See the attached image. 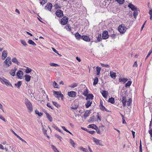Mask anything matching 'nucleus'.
<instances>
[{"mask_svg":"<svg viewBox=\"0 0 152 152\" xmlns=\"http://www.w3.org/2000/svg\"><path fill=\"white\" fill-rule=\"evenodd\" d=\"M66 29L67 30H68V29H69V31L71 30V28L69 26V25L68 24L66 26Z\"/></svg>","mask_w":152,"mask_h":152,"instance_id":"nucleus-63","label":"nucleus"},{"mask_svg":"<svg viewBox=\"0 0 152 152\" xmlns=\"http://www.w3.org/2000/svg\"><path fill=\"white\" fill-rule=\"evenodd\" d=\"M47 106L49 108H51L52 109H53V107H52L50 106V103H48L47 104Z\"/></svg>","mask_w":152,"mask_h":152,"instance_id":"nucleus-59","label":"nucleus"},{"mask_svg":"<svg viewBox=\"0 0 152 152\" xmlns=\"http://www.w3.org/2000/svg\"><path fill=\"white\" fill-rule=\"evenodd\" d=\"M98 81V79L97 77H96L94 79V82L93 83L94 86L97 84Z\"/></svg>","mask_w":152,"mask_h":152,"instance_id":"nucleus-36","label":"nucleus"},{"mask_svg":"<svg viewBox=\"0 0 152 152\" xmlns=\"http://www.w3.org/2000/svg\"><path fill=\"white\" fill-rule=\"evenodd\" d=\"M131 102H132V99H129V101L127 102V106H130Z\"/></svg>","mask_w":152,"mask_h":152,"instance_id":"nucleus-50","label":"nucleus"},{"mask_svg":"<svg viewBox=\"0 0 152 152\" xmlns=\"http://www.w3.org/2000/svg\"><path fill=\"white\" fill-rule=\"evenodd\" d=\"M99 107L100 109L102 111L105 110L106 111H107V110L103 105V102L102 101H100V104L99 105Z\"/></svg>","mask_w":152,"mask_h":152,"instance_id":"nucleus-11","label":"nucleus"},{"mask_svg":"<svg viewBox=\"0 0 152 152\" xmlns=\"http://www.w3.org/2000/svg\"><path fill=\"white\" fill-rule=\"evenodd\" d=\"M79 149L85 152H88V150H87V149L85 148H83V147H80Z\"/></svg>","mask_w":152,"mask_h":152,"instance_id":"nucleus-41","label":"nucleus"},{"mask_svg":"<svg viewBox=\"0 0 152 152\" xmlns=\"http://www.w3.org/2000/svg\"><path fill=\"white\" fill-rule=\"evenodd\" d=\"M126 28L124 25H119L118 27V30L121 33H124L126 30Z\"/></svg>","mask_w":152,"mask_h":152,"instance_id":"nucleus-4","label":"nucleus"},{"mask_svg":"<svg viewBox=\"0 0 152 152\" xmlns=\"http://www.w3.org/2000/svg\"><path fill=\"white\" fill-rule=\"evenodd\" d=\"M17 69V68L15 67L14 69H12L11 70L10 72V74L12 76H15V72Z\"/></svg>","mask_w":152,"mask_h":152,"instance_id":"nucleus-18","label":"nucleus"},{"mask_svg":"<svg viewBox=\"0 0 152 152\" xmlns=\"http://www.w3.org/2000/svg\"><path fill=\"white\" fill-rule=\"evenodd\" d=\"M134 12L133 13V16L135 18H136V17L137 16V15L138 14V11H140L139 10H134Z\"/></svg>","mask_w":152,"mask_h":152,"instance_id":"nucleus-34","label":"nucleus"},{"mask_svg":"<svg viewBox=\"0 0 152 152\" xmlns=\"http://www.w3.org/2000/svg\"><path fill=\"white\" fill-rule=\"evenodd\" d=\"M0 81L3 84H5L7 86H10L11 87H13L12 86L9 81L4 77L1 78L0 77Z\"/></svg>","mask_w":152,"mask_h":152,"instance_id":"nucleus-3","label":"nucleus"},{"mask_svg":"<svg viewBox=\"0 0 152 152\" xmlns=\"http://www.w3.org/2000/svg\"><path fill=\"white\" fill-rule=\"evenodd\" d=\"M128 80L127 78H121L119 79V81L120 82H122L123 83H125Z\"/></svg>","mask_w":152,"mask_h":152,"instance_id":"nucleus-19","label":"nucleus"},{"mask_svg":"<svg viewBox=\"0 0 152 152\" xmlns=\"http://www.w3.org/2000/svg\"><path fill=\"white\" fill-rule=\"evenodd\" d=\"M55 136L58 139H59L61 141V140L62 139V138L61 136H60L57 134H56L55 135Z\"/></svg>","mask_w":152,"mask_h":152,"instance_id":"nucleus-55","label":"nucleus"},{"mask_svg":"<svg viewBox=\"0 0 152 152\" xmlns=\"http://www.w3.org/2000/svg\"><path fill=\"white\" fill-rule=\"evenodd\" d=\"M122 102L123 104V105L124 107L126 106V98L125 96H123L122 97Z\"/></svg>","mask_w":152,"mask_h":152,"instance_id":"nucleus-20","label":"nucleus"},{"mask_svg":"<svg viewBox=\"0 0 152 152\" xmlns=\"http://www.w3.org/2000/svg\"><path fill=\"white\" fill-rule=\"evenodd\" d=\"M11 58L10 57H8L6 59V60H7V61L9 62V63H8V66H10L12 64V62L11 61Z\"/></svg>","mask_w":152,"mask_h":152,"instance_id":"nucleus-29","label":"nucleus"},{"mask_svg":"<svg viewBox=\"0 0 152 152\" xmlns=\"http://www.w3.org/2000/svg\"><path fill=\"white\" fill-rule=\"evenodd\" d=\"M104 126L103 125H102V126L99 127V129H100L103 132L104 131Z\"/></svg>","mask_w":152,"mask_h":152,"instance_id":"nucleus-61","label":"nucleus"},{"mask_svg":"<svg viewBox=\"0 0 152 152\" xmlns=\"http://www.w3.org/2000/svg\"><path fill=\"white\" fill-rule=\"evenodd\" d=\"M55 14L58 17H61L63 16V12L60 10H58L55 12Z\"/></svg>","mask_w":152,"mask_h":152,"instance_id":"nucleus-7","label":"nucleus"},{"mask_svg":"<svg viewBox=\"0 0 152 152\" xmlns=\"http://www.w3.org/2000/svg\"><path fill=\"white\" fill-rule=\"evenodd\" d=\"M51 147L54 152H59L57 150V148L53 145H51Z\"/></svg>","mask_w":152,"mask_h":152,"instance_id":"nucleus-35","label":"nucleus"},{"mask_svg":"<svg viewBox=\"0 0 152 152\" xmlns=\"http://www.w3.org/2000/svg\"><path fill=\"white\" fill-rule=\"evenodd\" d=\"M108 101L112 104H113L115 102L114 99L112 97L109 98L108 99Z\"/></svg>","mask_w":152,"mask_h":152,"instance_id":"nucleus-37","label":"nucleus"},{"mask_svg":"<svg viewBox=\"0 0 152 152\" xmlns=\"http://www.w3.org/2000/svg\"><path fill=\"white\" fill-rule=\"evenodd\" d=\"M12 61L13 63L17 64L18 65H20V62L18 61V60L16 58H13L12 59Z\"/></svg>","mask_w":152,"mask_h":152,"instance_id":"nucleus-22","label":"nucleus"},{"mask_svg":"<svg viewBox=\"0 0 152 152\" xmlns=\"http://www.w3.org/2000/svg\"><path fill=\"white\" fill-rule=\"evenodd\" d=\"M21 43L24 46H27V44L26 42L23 40H20Z\"/></svg>","mask_w":152,"mask_h":152,"instance_id":"nucleus-43","label":"nucleus"},{"mask_svg":"<svg viewBox=\"0 0 152 152\" xmlns=\"http://www.w3.org/2000/svg\"><path fill=\"white\" fill-rule=\"evenodd\" d=\"M53 95L56 97L58 99H59L60 97H61V100H63V95L61 94V92L60 91H53Z\"/></svg>","mask_w":152,"mask_h":152,"instance_id":"nucleus-2","label":"nucleus"},{"mask_svg":"<svg viewBox=\"0 0 152 152\" xmlns=\"http://www.w3.org/2000/svg\"><path fill=\"white\" fill-rule=\"evenodd\" d=\"M25 104L26 105L28 109L29 112H31L33 111L32 106L31 102L28 100L26 99H25Z\"/></svg>","mask_w":152,"mask_h":152,"instance_id":"nucleus-1","label":"nucleus"},{"mask_svg":"<svg viewBox=\"0 0 152 152\" xmlns=\"http://www.w3.org/2000/svg\"><path fill=\"white\" fill-rule=\"evenodd\" d=\"M140 147H139L140 152H142V145H141V140H140Z\"/></svg>","mask_w":152,"mask_h":152,"instance_id":"nucleus-56","label":"nucleus"},{"mask_svg":"<svg viewBox=\"0 0 152 152\" xmlns=\"http://www.w3.org/2000/svg\"><path fill=\"white\" fill-rule=\"evenodd\" d=\"M23 74V72L20 70H19L17 73V76L19 78L21 79Z\"/></svg>","mask_w":152,"mask_h":152,"instance_id":"nucleus-13","label":"nucleus"},{"mask_svg":"<svg viewBox=\"0 0 152 152\" xmlns=\"http://www.w3.org/2000/svg\"><path fill=\"white\" fill-rule=\"evenodd\" d=\"M81 38L86 42H89L91 40L89 37L87 36H83L81 37Z\"/></svg>","mask_w":152,"mask_h":152,"instance_id":"nucleus-15","label":"nucleus"},{"mask_svg":"<svg viewBox=\"0 0 152 152\" xmlns=\"http://www.w3.org/2000/svg\"><path fill=\"white\" fill-rule=\"evenodd\" d=\"M128 7L132 11L139 10V9L131 3L129 4Z\"/></svg>","mask_w":152,"mask_h":152,"instance_id":"nucleus-9","label":"nucleus"},{"mask_svg":"<svg viewBox=\"0 0 152 152\" xmlns=\"http://www.w3.org/2000/svg\"><path fill=\"white\" fill-rule=\"evenodd\" d=\"M101 68L98 66L96 67V75H98L100 73Z\"/></svg>","mask_w":152,"mask_h":152,"instance_id":"nucleus-31","label":"nucleus"},{"mask_svg":"<svg viewBox=\"0 0 152 152\" xmlns=\"http://www.w3.org/2000/svg\"><path fill=\"white\" fill-rule=\"evenodd\" d=\"M22 84V82L20 81H19L18 82L15 84V86L17 87L18 88H20Z\"/></svg>","mask_w":152,"mask_h":152,"instance_id":"nucleus-27","label":"nucleus"},{"mask_svg":"<svg viewBox=\"0 0 152 152\" xmlns=\"http://www.w3.org/2000/svg\"><path fill=\"white\" fill-rule=\"evenodd\" d=\"M110 76L113 79L115 78L116 77V73L113 72L112 71L110 72Z\"/></svg>","mask_w":152,"mask_h":152,"instance_id":"nucleus-26","label":"nucleus"},{"mask_svg":"<svg viewBox=\"0 0 152 152\" xmlns=\"http://www.w3.org/2000/svg\"><path fill=\"white\" fill-rule=\"evenodd\" d=\"M86 99L88 100V99H92L94 97L93 94H89L86 96Z\"/></svg>","mask_w":152,"mask_h":152,"instance_id":"nucleus-21","label":"nucleus"},{"mask_svg":"<svg viewBox=\"0 0 152 152\" xmlns=\"http://www.w3.org/2000/svg\"><path fill=\"white\" fill-rule=\"evenodd\" d=\"M88 93V90L87 89H86V91H85L83 93V94L85 96H86L88 95L87 93Z\"/></svg>","mask_w":152,"mask_h":152,"instance_id":"nucleus-53","label":"nucleus"},{"mask_svg":"<svg viewBox=\"0 0 152 152\" xmlns=\"http://www.w3.org/2000/svg\"><path fill=\"white\" fill-rule=\"evenodd\" d=\"M92 103V102H90V101H87L85 104L86 107V108L89 107L91 105Z\"/></svg>","mask_w":152,"mask_h":152,"instance_id":"nucleus-28","label":"nucleus"},{"mask_svg":"<svg viewBox=\"0 0 152 152\" xmlns=\"http://www.w3.org/2000/svg\"><path fill=\"white\" fill-rule=\"evenodd\" d=\"M102 39V38H101V34H100V35H98V37H97V40L98 41H101Z\"/></svg>","mask_w":152,"mask_h":152,"instance_id":"nucleus-60","label":"nucleus"},{"mask_svg":"<svg viewBox=\"0 0 152 152\" xmlns=\"http://www.w3.org/2000/svg\"><path fill=\"white\" fill-rule=\"evenodd\" d=\"M31 71L32 69H31L27 67L26 69L25 72L26 73H29L31 72Z\"/></svg>","mask_w":152,"mask_h":152,"instance_id":"nucleus-42","label":"nucleus"},{"mask_svg":"<svg viewBox=\"0 0 152 152\" xmlns=\"http://www.w3.org/2000/svg\"><path fill=\"white\" fill-rule=\"evenodd\" d=\"M52 7L53 5L51 3H49L45 6V8L46 9H47L48 10L50 11L52 8Z\"/></svg>","mask_w":152,"mask_h":152,"instance_id":"nucleus-14","label":"nucleus"},{"mask_svg":"<svg viewBox=\"0 0 152 152\" xmlns=\"http://www.w3.org/2000/svg\"><path fill=\"white\" fill-rule=\"evenodd\" d=\"M52 49L53 51H54L56 53L58 54L59 55L61 56V55L58 53V51L57 50H56L55 48H52Z\"/></svg>","mask_w":152,"mask_h":152,"instance_id":"nucleus-52","label":"nucleus"},{"mask_svg":"<svg viewBox=\"0 0 152 152\" xmlns=\"http://www.w3.org/2000/svg\"><path fill=\"white\" fill-rule=\"evenodd\" d=\"M52 127L53 128H54V129H56V130L58 131L59 132H61V133H62V131L60 129H59V128H58V127L57 126H56L55 124H53L52 126Z\"/></svg>","mask_w":152,"mask_h":152,"instance_id":"nucleus-32","label":"nucleus"},{"mask_svg":"<svg viewBox=\"0 0 152 152\" xmlns=\"http://www.w3.org/2000/svg\"><path fill=\"white\" fill-rule=\"evenodd\" d=\"M132 82L131 81H129L127 83H126V84H125V87H129L130 86L131 84H132Z\"/></svg>","mask_w":152,"mask_h":152,"instance_id":"nucleus-39","label":"nucleus"},{"mask_svg":"<svg viewBox=\"0 0 152 152\" xmlns=\"http://www.w3.org/2000/svg\"><path fill=\"white\" fill-rule=\"evenodd\" d=\"M96 129V132L98 134H102L101 133V132H100L99 129H98L97 127V128L96 129Z\"/></svg>","mask_w":152,"mask_h":152,"instance_id":"nucleus-54","label":"nucleus"},{"mask_svg":"<svg viewBox=\"0 0 152 152\" xmlns=\"http://www.w3.org/2000/svg\"><path fill=\"white\" fill-rule=\"evenodd\" d=\"M54 7H55V8L56 9H60L61 8V7L60 6H59L58 4H55L54 5Z\"/></svg>","mask_w":152,"mask_h":152,"instance_id":"nucleus-62","label":"nucleus"},{"mask_svg":"<svg viewBox=\"0 0 152 152\" xmlns=\"http://www.w3.org/2000/svg\"><path fill=\"white\" fill-rule=\"evenodd\" d=\"M75 36L77 39H79L80 38H81L82 36L79 34L77 32L75 34Z\"/></svg>","mask_w":152,"mask_h":152,"instance_id":"nucleus-33","label":"nucleus"},{"mask_svg":"<svg viewBox=\"0 0 152 152\" xmlns=\"http://www.w3.org/2000/svg\"><path fill=\"white\" fill-rule=\"evenodd\" d=\"M68 18L66 16L64 17L60 21V23L63 25H66L68 22Z\"/></svg>","mask_w":152,"mask_h":152,"instance_id":"nucleus-5","label":"nucleus"},{"mask_svg":"<svg viewBox=\"0 0 152 152\" xmlns=\"http://www.w3.org/2000/svg\"><path fill=\"white\" fill-rule=\"evenodd\" d=\"M93 141L97 145H99L101 146L102 145V141L101 140H99L93 137Z\"/></svg>","mask_w":152,"mask_h":152,"instance_id":"nucleus-6","label":"nucleus"},{"mask_svg":"<svg viewBox=\"0 0 152 152\" xmlns=\"http://www.w3.org/2000/svg\"><path fill=\"white\" fill-rule=\"evenodd\" d=\"M25 80L27 82H28L30 81L31 76L28 75H26L24 76Z\"/></svg>","mask_w":152,"mask_h":152,"instance_id":"nucleus-24","label":"nucleus"},{"mask_svg":"<svg viewBox=\"0 0 152 152\" xmlns=\"http://www.w3.org/2000/svg\"><path fill=\"white\" fill-rule=\"evenodd\" d=\"M88 127L89 128H91L94 129L97 128V126L95 124H91L89 125Z\"/></svg>","mask_w":152,"mask_h":152,"instance_id":"nucleus-25","label":"nucleus"},{"mask_svg":"<svg viewBox=\"0 0 152 152\" xmlns=\"http://www.w3.org/2000/svg\"><path fill=\"white\" fill-rule=\"evenodd\" d=\"M78 107V106H72L71 107V108L72 109H74V110H75L77 109Z\"/></svg>","mask_w":152,"mask_h":152,"instance_id":"nucleus-57","label":"nucleus"},{"mask_svg":"<svg viewBox=\"0 0 152 152\" xmlns=\"http://www.w3.org/2000/svg\"><path fill=\"white\" fill-rule=\"evenodd\" d=\"M101 65L103 67H105L107 68L109 67V66L108 64H105L103 63H101Z\"/></svg>","mask_w":152,"mask_h":152,"instance_id":"nucleus-49","label":"nucleus"},{"mask_svg":"<svg viewBox=\"0 0 152 152\" xmlns=\"http://www.w3.org/2000/svg\"><path fill=\"white\" fill-rule=\"evenodd\" d=\"M35 113L37 115L39 116H41L42 115V113L41 112L39 113L37 110H35Z\"/></svg>","mask_w":152,"mask_h":152,"instance_id":"nucleus-40","label":"nucleus"},{"mask_svg":"<svg viewBox=\"0 0 152 152\" xmlns=\"http://www.w3.org/2000/svg\"><path fill=\"white\" fill-rule=\"evenodd\" d=\"M108 32L106 31H104L102 33V38L103 39H106L108 38Z\"/></svg>","mask_w":152,"mask_h":152,"instance_id":"nucleus-8","label":"nucleus"},{"mask_svg":"<svg viewBox=\"0 0 152 152\" xmlns=\"http://www.w3.org/2000/svg\"><path fill=\"white\" fill-rule=\"evenodd\" d=\"M0 119L3 121L6 122L5 118L1 115H0Z\"/></svg>","mask_w":152,"mask_h":152,"instance_id":"nucleus-58","label":"nucleus"},{"mask_svg":"<svg viewBox=\"0 0 152 152\" xmlns=\"http://www.w3.org/2000/svg\"><path fill=\"white\" fill-rule=\"evenodd\" d=\"M28 42L29 44L32 45L34 46H35L36 45V44L31 39H28Z\"/></svg>","mask_w":152,"mask_h":152,"instance_id":"nucleus-30","label":"nucleus"},{"mask_svg":"<svg viewBox=\"0 0 152 152\" xmlns=\"http://www.w3.org/2000/svg\"><path fill=\"white\" fill-rule=\"evenodd\" d=\"M104 98H107V96L108 92L105 91H103L101 92Z\"/></svg>","mask_w":152,"mask_h":152,"instance_id":"nucleus-17","label":"nucleus"},{"mask_svg":"<svg viewBox=\"0 0 152 152\" xmlns=\"http://www.w3.org/2000/svg\"><path fill=\"white\" fill-rule=\"evenodd\" d=\"M90 110H87L84 113L83 116L85 118H86L87 117L89 116L90 114Z\"/></svg>","mask_w":152,"mask_h":152,"instance_id":"nucleus-23","label":"nucleus"},{"mask_svg":"<svg viewBox=\"0 0 152 152\" xmlns=\"http://www.w3.org/2000/svg\"><path fill=\"white\" fill-rule=\"evenodd\" d=\"M45 113L46 115V117L48 120L50 122H52L53 121V118L48 113L46 112Z\"/></svg>","mask_w":152,"mask_h":152,"instance_id":"nucleus-16","label":"nucleus"},{"mask_svg":"<svg viewBox=\"0 0 152 152\" xmlns=\"http://www.w3.org/2000/svg\"><path fill=\"white\" fill-rule=\"evenodd\" d=\"M77 86V84L76 83H72L71 85L69 86V87L72 88H74L76 87Z\"/></svg>","mask_w":152,"mask_h":152,"instance_id":"nucleus-38","label":"nucleus"},{"mask_svg":"<svg viewBox=\"0 0 152 152\" xmlns=\"http://www.w3.org/2000/svg\"><path fill=\"white\" fill-rule=\"evenodd\" d=\"M94 121V116L91 117L88 120L89 122Z\"/></svg>","mask_w":152,"mask_h":152,"instance_id":"nucleus-51","label":"nucleus"},{"mask_svg":"<svg viewBox=\"0 0 152 152\" xmlns=\"http://www.w3.org/2000/svg\"><path fill=\"white\" fill-rule=\"evenodd\" d=\"M7 55V51L4 50L2 53V55L1 58L2 60H4L6 58Z\"/></svg>","mask_w":152,"mask_h":152,"instance_id":"nucleus-12","label":"nucleus"},{"mask_svg":"<svg viewBox=\"0 0 152 152\" xmlns=\"http://www.w3.org/2000/svg\"><path fill=\"white\" fill-rule=\"evenodd\" d=\"M77 93L76 92L73 91H69L68 92V95L70 97H75L76 96Z\"/></svg>","mask_w":152,"mask_h":152,"instance_id":"nucleus-10","label":"nucleus"},{"mask_svg":"<svg viewBox=\"0 0 152 152\" xmlns=\"http://www.w3.org/2000/svg\"><path fill=\"white\" fill-rule=\"evenodd\" d=\"M70 142L71 144L72 145L73 147H74V145L75 144V143L74 141L71 139H70Z\"/></svg>","mask_w":152,"mask_h":152,"instance_id":"nucleus-47","label":"nucleus"},{"mask_svg":"<svg viewBox=\"0 0 152 152\" xmlns=\"http://www.w3.org/2000/svg\"><path fill=\"white\" fill-rule=\"evenodd\" d=\"M53 87L54 88H58V85L57 84V83L55 81H54L53 82Z\"/></svg>","mask_w":152,"mask_h":152,"instance_id":"nucleus-44","label":"nucleus"},{"mask_svg":"<svg viewBox=\"0 0 152 152\" xmlns=\"http://www.w3.org/2000/svg\"><path fill=\"white\" fill-rule=\"evenodd\" d=\"M49 64L52 66L56 67L59 66L58 64L54 63H50Z\"/></svg>","mask_w":152,"mask_h":152,"instance_id":"nucleus-45","label":"nucleus"},{"mask_svg":"<svg viewBox=\"0 0 152 152\" xmlns=\"http://www.w3.org/2000/svg\"><path fill=\"white\" fill-rule=\"evenodd\" d=\"M149 133L150 134L151 137H152V129H151L149 131Z\"/></svg>","mask_w":152,"mask_h":152,"instance_id":"nucleus-64","label":"nucleus"},{"mask_svg":"<svg viewBox=\"0 0 152 152\" xmlns=\"http://www.w3.org/2000/svg\"><path fill=\"white\" fill-rule=\"evenodd\" d=\"M52 103L56 107H58L59 106V104L56 102L53 101Z\"/></svg>","mask_w":152,"mask_h":152,"instance_id":"nucleus-48","label":"nucleus"},{"mask_svg":"<svg viewBox=\"0 0 152 152\" xmlns=\"http://www.w3.org/2000/svg\"><path fill=\"white\" fill-rule=\"evenodd\" d=\"M9 63V62L7 61V60H5L4 61V66H5L6 67H8L10 66H8V63Z\"/></svg>","mask_w":152,"mask_h":152,"instance_id":"nucleus-46","label":"nucleus"}]
</instances>
